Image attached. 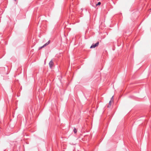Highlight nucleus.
Segmentation results:
<instances>
[{
  "mask_svg": "<svg viewBox=\"0 0 151 151\" xmlns=\"http://www.w3.org/2000/svg\"><path fill=\"white\" fill-rule=\"evenodd\" d=\"M99 44V42H98L96 44H93L90 47V48H95L98 46Z\"/></svg>",
  "mask_w": 151,
  "mask_h": 151,
  "instance_id": "1",
  "label": "nucleus"
},
{
  "mask_svg": "<svg viewBox=\"0 0 151 151\" xmlns=\"http://www.w3.org/2000/svg\"><path fill=\"white\" fill-rule=\"evenodd\" d=\"M50 68H52L54 65V63L52 61V60H51L49 63Z\"/></svg>",
  "mask_w": 151,
  "mask_h": 151,
  "instance_id": "2",
  "label": "nucleus"
},
{
  "mask_svg": "<svg viewBox=\"0 0 151 151\" xmlns=\"http://www.w3.org/2000/svg\"><path fill=\"white\" fill-rule=\"evenodd\" d=\"M50 43V41L49 40L48 42H47L46 43H45V44H44L43 46L41 47V48H42L43 47H46L47 45H49Z\"/></svg>",
  "mask_w": 151,
  "mask_h": 151,
  "instance_id": "3",
  "label": "nucleus"
},
{
  "mask_svg": "<svg viewBox=\"0 0 151 151\" xmlns=\"http://www.w3.org/2000/svg\"><path fill=\"white\" fill-rule=\"evenodd\" d=\"M50 43V41L49 40L48 42H47L46 43H45V44H44L43 46L41 47V48H42L43 47H46L47 45H49Z\"/></svg>",
  "mask_w": 151,
  "mask_h": 151,
  "instance_id": "4",
  "label": "nucleus"
},
{
  "mask_svg": "<svg viewBox=\"0 0 151 151\" xmlns=\"http://www.w3.org/2000/svg\"><path fill=\"white\" fill-rule=\"evenodd\" d=\"M113 102H111V101H110L109 103V104L107 106V107L108 108L110 107H111V106L112 103H113Z\"/></svg>",
  "mask_w": 151,
  "mask_h": 151,
  "instance_id": "5",
  "label": "nucleus"
},
{
  "mask_svg": "<svg viewBox=\"0 0 151 151\" xmlns=\"http://www.w3.org/2000/svg\"><path fill=\"white\" fill-rule=\"evenodd\" d=\"M73 132L75 134H76L77 132V130L76 129L74 128L73 129Z\"/></svg>",
  "mask_w": 151,
  "mask_h": 151,
  "instance_id": "6",
  "label": "nucleus"
},
{
  "mask_svg": "<svg viewBox=\"0 0 151 151\" xmlns=\"http://www.w3.org/2000/svg\"><path fill=\"white\" fill-rule=\"evenodd\" d=\"M111 102H113L114 101V96H112L111 98V100H110Z\"/></svg>",
  "mask_w": 151,
  "mask_h": 151,
  "instance_id": "7",
  "label": "nucleus"
},
{
  "mask_svg": "<svg viewBox=\"0 0 151 151\" xmlns=\"http://www.w3.org/2000/svg\"><path fill=\"white\" fill-rule=\"evenodd\" d=\"M101 4V2H99L98 3V4H97L96 5V6H98V5H100Z\"/></svg>",
  "mask_w": 151,
  "mask_h": 151,
  "instance_id": "8",
  "label": "nucleus"
}]
</instances>
